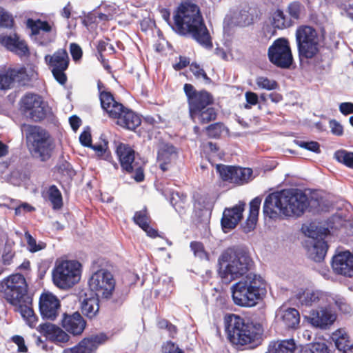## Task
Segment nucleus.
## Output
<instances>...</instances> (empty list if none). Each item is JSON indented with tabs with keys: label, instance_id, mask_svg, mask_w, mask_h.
Wrapping results in <instances>:
<instances>
[{
	"label": "nucleus",
	"instance_id": "nucleus-1",
	"mask_svg": "<svg viewBox=\"0 0 353 353\" xmlns=\"http://www.w3.org/2000/svg\"><path fill=\"white\" fill-rule=\"evenodd\" d=\"M308 205L307 197L298 190H284L268 195L264 202L263 212L270 219L281 215H301Z\"/></svg>",
	"mask_w": 353,
	"mask_h": 353
},
{
	"label": "nucleus",
	"instance_id": "nucleus-2",
	"mask_svg": "<svg viewBox=\"0 0 353 353\" xmlns=\"http://www.w3.org/2000/svg\"><path fill=\"white\" fill-rule=\"evenodd\" d=\"M174 22L176 30L179 34H190L200 44L205 48L211 47L210 34L196 5L182 4L174 16Z\"/></svg>",
	"mask_w": 353,
	"mask_h": 353
},
{
	"label": "nucleus",
	"instance_id": "nucleus-3",
	"mask_svg": "<svg viewBox=\"0 0 353 353\" xmlns=\"http://www.w3.org/2000/svg\"><path fill=\"white\" fill-rule=\"evenodd\" d=\"M229 341L235 345H257L263 334V325L258 322L245 321L241 316L230 314L225 319Z\"/></svg>",
	"mask_w": 353,
	"mask_h": 353
},
{
	"label": "nucleus",
	"instance_id": "nucleus-4",
	"mask_svg": "<svg viewBox=\"0 0 353 353\" xmlns=\"http://www.w3.org/2000/svg\"><path fill=\"white\" fill-rule=\"evenodd\" d=\"M231 293L236 305L251 307L255 306L265 294L266 283L261 275L250 273L245 279L232 285Z\"/></svg>",
	"mask_w": 353,
	"mask_h": 353
},
{
	"label": "nucleus",
	"instance_id": "nucleus-5",
	"mask_svg": "<svg viewBox=\"0 0 353 353\" xmlns=\"http://www.w3.org/2000/svg\"><path fill=\"white\" fill-rule=\"evenodd\" d=\"M219 274L227 283L245 275L251 268L252 261L242 250L228 249L219 258Z\"/></svg>",
	"mask_w": 353,
	"mask_h": 353
},
{
	"label": "nucleus",
	"instance_id": "nucleus-6",
	"mask_svg": "<svg viewBox=\"0 0 353 353\" xmlns=\"http://www.w3.org/2000/svg\"><path fill=\"white\" fill-rule=\"evenodd\" d=\"M27 145L32 157L41 161L50 159L54 149V141L43 129L36 125H24Z\"/></svg>",
	"mask_w": 353,
	"mask_h": 353
},
{
	"label": "nucleus",
	"instance_id": "nucleus-7",
	"mask_svg": "<svg viewBox=\"0 0 353 353\" xmlns=\"http://www.w3.org/2000/svg\"><path fill=\"white\" fill-rule=\"evenodd\" d=\"M81 264L75 260H57L52 270V280L55 286L67 290L79 282Z\"/></svg>",
	"mask_w": 353,
	"mask_h": 353
},
{
	"label": "nucleus",
	"instance_id": "nucleus-8",
	"mask_svg": "<svg viewBox=\"0 0 353 353\" xmlns=\"http://www.w3.org/2000/svg\"><path fill=\"white\" fill-rule=\"evenodd\" d=\"M28 285L21 274H13L0 280V294L10 305L27 296Z\"/></svg>",
	"mask_w": 353,
	"mask_h": 353
},
{
	"label": "nucleus",
	"instance_id": "nucleus-9",
	"mask_svg": "<svg viewBox=\"0 0 353 353\" xmlns=\"http://www.w3.org/2000/svg\"><path fill=\"white\" fill-rule=\"evenodd\" d=\"M117 154L122 169L128 172H134L133 178L137 182L142 181L144 179V162L136 154L134 150L126 144L120 143L117 148Z\"/></svg>",
	"mask_w": 353,
	"mask_h": 353
},
{
	"label": "nucleus",
	"instance_id": "nucleus-10",
	"mask_svg": "<svg viewBox=\"0 0 353 353\" xmlns=\"http://www.w3.org/2000/svg\"><path fill=\"white\" fill-rule=\"evenodd\" d=\"M88 287L97 297L108 299L112 297L114 290L115 280L110 272L99 270L90 276Z\"/></svg>",
	"mask_w": 353,
	"mask_h": 353
},
{
	"label": "nucleus",
	"instance_id": "nucleus-11",
	"mask_svg": "<svg viewBox=\"0 0 353 353\" xmlns=\"http://www.w3.org/2000/svg\"><path fill=\"white\" fill-rule=\"evenodd\" d=\"M296 39L301 57L311 59L319 52L317 34L312 27H299L296 32Z\"/></svg>",
	"mask_w": 353,
	"mask_h": 353
},
{
	"label": "nucleus",
	"instance_id": "nucleus-12",
	"mask_svg": "<svg viewBox=\"0 0 353 353\" xmlns=\"http://www.w3.org/2000/svg\"><path fill=\"white\" fill-rule=\"evenodd\" d=\"M20 110L26 118L39 121L46 117L48 105L39 95L27 94L20 101Z\"/></svg>",
	"mask_w": 353,
	"mask_h": 353
},
{
	"label": "nucleus",
	"instance_id": "nucleus-13",
	"mask_svg": "<svg viewBox=\"0 0 353 353\" xmlns=\"http://www.w3.org/2000/svg\"><path fill=\"white\" fill-rule=\"evenodd\" d=\"M268 56L272 63L281 68H289L293 61L289 41L283 38L273 42L268 48Z\"/></svg>",
	"mask_w": 353,
	"mask_h": 353
},
{
	"label": "nucleus",
	"instance_id": "nucleus-14",
	"mask_svg": "<svg viewBox=\"0 0 353 353\" xmlns=\"http://www.w3.org/2000/svg\"><path fill=\"white\" fill-rule=\"evenodd\" d=\"M26 26L31 30L32 35L35 37L41 45L46 46L55 40L57 28L53 22L40 19H28Z\"/></svg>",
	"mask_w": 353,
	"mask_h": 353
},
{
	"label": "nucleus",
	"instance_id": "nucleus-15",
	"mask_svg": "<svg viewBox=\"0 0 353 353\" xmlns=\"http://www.w3.org/2000/svg\"><path fill=\"white\" fill-rule=\"evenodd\" d=\"M295 296L302 305L317 306L319 308L330 307L334 301V296L321 290L301 289L297 291Z\"/></svg>",
	"mask_w": 353,
	"mask_h": 353
},
{
	"label": "nucleus",
	"instance_id": "nucleus-16",
	"mask_svg": "<svg viewBox=\"0 0 353 353\" xmlns=\"http://www.w3.org/2000/svg\"><path fill=\"white\" fill-rule=\"evenodd\" d=\"M45 61L51 69L57 81L61 84H64L67 79L64 71L68 68L69 63L67 51L59 49L52 55H46Z\"/></svg>",
	"mask_w": 353,
	"mask_h": 353
},
{
	"label": "nucleus",
	"instance_id": "nucleus-17",
	"mask_svg": "<svg viewBox=\"0 0 353 353\" xmlns=\"http://www.w3.org/2000/svg\"><path fill=\"white\" fill-rule=\"evenodd\" d=\"M0 43L6 49L19 57H26L29 54L26 43L15 32L9 34L0 33Z\"/></svg>",
	"mask_w": 353,
	"mask_h": 353
},
{
	"label": "nucleus",
	"instance_id": "nucleus-18",
	"mask_svg": "<svg viewBox=\"0 0 353 353\" xmlns=\"http://www.w3.org/2000/svg\"><path fill=\"white\" fill-rule=\"evenodd\" d=\"M332 267L338 274L353 276V254L349 251L338 253L332 259Z\"/></svg>",
	"mask_w": 353,
	"mask_h": 353
},
{
	"label": "nucleus",
	"instance_id": "nucleus-19",
	"mask_svg": "<svg viewBox=\"0 0 353 353\" xmlns=\"http://www.w3.org/2000/svg\"><path fill=\"white\" fill-rule=\"evenodd\" d=\"M60 301L52 293H43L39 299V310L43 318L54 320L60 309Z\"/></svg>",
	"mask_w": 353,
	"mask_h": 353
},
{
	"label": "nucleus",
	"instance_id": "nucleus-20",
	"mask_svg": "<svg viewBox=\"0 0 353 353\" xmlns=\"http://www.w3.org/2000/svg\"><path fill=\"white\" fill-rule=\"evenodd\" d=\"M332 309V305L312 310L307 317L308 322L315 327L326 328L336 320V315Z\"/></svg>",
	"mask_w": 353,
	"mask_h": 353
},
{
	"label": "nucleus",
	"instance_id": "nucleus-21",
	"mask_svg": "<svg viewBox=\"0 0 353 353\" xmlns=\"http://www.w3.org/2000/svg\"><path fill=\"white\" fill-rule=\"evenodd\" d=\"M245 203L239 202L231 208H227L223 213L221 225L225 232L234 228L242 219V213L244 211Z\"/></svg>",
	"mask_w": 353,
	"mask_h": 353
},
{
	"label": "nucleus",
	"instance_id": "nucleus-22",
	"mask_svg": "<svg viewBox=\"0 0 353 353\" xmlns=\"http://www.w3.org/2000/svg\"><path fill=\"white\" fill-rule=\"evenodd\" d=\"M63 327L73 335H80L83 333L86 323L81 315L76 312L72 314H63L61 320Z\"/></svg>",
	"mask_w": 353,
	"mask_h": 353
},
{
	"label": "nucleus",
	"instance_id": "nucleus-23",
	"mask_svg": "<svg viewBox=\"0 0 353 353\" xmlns=\"http://www.w3.org/2000/svg\"><path fill=\"white\" fill-rule=\"evenodd\" d=\"M112 118L117 119V125L130 130H134L141 123L139 115L125 108L123 105L121 110L117 111L116 115L112 116Z\"/></svg>",
	"mask_w": 353,
	"mask_h": 353
},
{
	"label": "nucleus",
	"instance_id": "nucleus-24",
	"mask_svg": "<svg viewBox=\"0 0 353 353\" xmlns=\"http://www.w3.org/2000/svg\"><path fill=\"white\" fill-rule=\"evenodd\" d=\"M177 152L175 148L168 143H162L157 154V163L160 169L165 172L169 170L175 161Z\"/></svg>",
	"mask_w": 353,
	"mask_h": 353
},
{
	"label": "nucleus",
	"instance_id": "nucleus-25",
	"mask_svg": "<svg viewBox=\"0 0 353 353\" xmlns=\"http://www.w3.org/2000/svg\"><path fill=\"white\" fill-rule=\"evenodd\" d=\"M305 248L311 259L314 261H321L325 256L327 246L322 238L308 237L305 241Z\"/></svg>",
	"mask_w": 353,
	"mask_h": 353
},
{
	"label": "nucleus",
	"instance_id": "nucleus-26",
	"mask_svg": "<svg viewBox=\"0 0 353 353\" xmlns=\"http://www.w3.org/2000/svg\"><path fill=\"white\" fill-rule=\"evenodd\" d=\"M104 341V336H93L83 339L73 347L65 349L63 353H94L99 345Z\"/></svg>",
	"mask_w": 353,
	"mask_h": 353
},
{
	"label": "nucleus",
	"instance_id": "nucleus-27",
	"mask_svg": "<svg viewBox=\"0 0 353 353\" xmlns=\"http://www.w3.org/2000/svg\"><path fill=\"white\" fill-rule=\"evenodd\" d=\"M26 76L24 68H9L0 72V90H8L13 87L16 82H21Z\"/></svg>",
	"mask_w": 353,
	"mask_h": 353
},
{
	"label": "nucleus",
	"instance_id": "nucleus-28",
	"mask_svg": "<svg viewBox=\"0 0 353 353\" xmlns=\"http://www.w3.org/2000/svg\"><path fill=\"white\" fill-rule=\"evenodd\" d=\"M37 330L54 343H65L70 338L68 334L59 327L50 323L39 325Z\"/></svg>",
	"mask_w": 353,
	"mask_h": 353
},
{
	"label": "nucleus",
	"instance_id": "nucleus-29",
	"mask_svg": "<svg viewBox=\"0 0 353 353\" xmlns=\"http://www.w3.org/2000/svg\"><path fill=\"white\" fill-rule=\"evenodd\" d=\"M276 319L279 323L289 328H294L299 325L300 315L299 312L292 307L281 306L276 312Z\"/></svg>",
	"mask_w": 353,
	"mask_h": 353
},
{
	"label": "nucleus",
	"instance_id": "nucleus-30",
	"mask_svg": "<svg viewBox=\"0 0 353 353\" xmlns=\"http://www.w3.org/2000/svg\"><path fill=\"white\" fill-rule=\"evenodd\" d=\"M32 301L26 296L20 300L17 304H12L14 310L19 312L23 320L30 327H34L37 322V317L32 308Z\"/></svg>",
	"mask_w": 353,
	"mask_h": 353
},
{
	"label": "nucleus",
	"instance_id": "nucleus-31",
	"mask_svg": "<svg viewBox=\"0 0 353 353\" xmlns=\"http://www.w3.org/2000/svg\"><path fill=\"white\" fill-rule=\"evenodd\" d=\"M212 103V97L205 91L198 92L189 102L190 113L208 108Z\"/></svg>",
	"mask_w": 353,
	"mask_h": 353
},
{
	"label": "nucleus",
	"instance_id": "nucleus-32",
	"mask_svg": "<svg viewBox=\"0 0 353 353\" xmlns=\"http://www.w3.org/2000/svg\"><path fill=\"white\" fill-rule=\"evenodd\" d=\"M261 203V199L259 197L254 198L250 203L249 215L243 226L245 232H250L255 228Z\"/></svg>",
	"mask_w": 353,
	"mask_h": 353
},
{
	"label": "nucleus",
	"instance_id": "nucleus-33",
	"mask_svg": "<svg viewBox=\"0 0 353 353\" xmlns=\"http://www.w3.org/2000/svg\"><path fill=\"white\" fill-rule=\"evenodd\" d=\"M100 101L102 108L106 111L111 118L116 115L117 111L121 110L122 104L117 102L110 92H101Z\"/></svg>",
	"mask_w": 353,
	"mask_h": 353
},
{
	"label": "nucleus",
	"instance_id": "nucleus-34",
	"mask_svg": "<svg viewBox=\"0 0 353 353\" xmlns=\"http://www.w3.org/2000/svg\"><path fill=\"white\" fill-rule=\"evenodd\" d=\"M332 339L334 341L336 348L343 353H347L351 350L352 343L349 340V336L345 330L339 329L335 331L332 335Z\"/></svg>",
	"mask_w": 353,
	"mask_h": 353
},
{
	"label": "nucleus",
	"instance_id": "nucleus-35",
	"mask_svg": "<svg viewBox=\"0 0 353 353\" xmlns=\"http://www.w3.org/2000/svg\"><path fill=\"white\" fill-rule=\"evenodd\" d=\"M99 299L97 296L87 297L81 301V312L90 319L94 318L99 310Z\"/></svg>",
	"mask_w": 353,
	"mask_h": 353
},
{
	"label": "nucleus",
	"instance_id": "nucleus-36",
	"mask_svg": "<svg viewBox=\"0 0 353 353\" xmlns=\"http://www.w3.org/2000/svg\"><path fill=\"white\" fill-rule=\"evenodd\" d=\"M192 119L194 122H200L201 123H205L215 119L216 114L214 108H206L190 113Z\"/></svg>",
	"mask_w": 353,
	"mask_h": 353
},
{
	"label": "nucleus",
	"instance_id": "nucleus-37",
	"mask_svg": "<svg viewBox=\"0 0 353 353\" xmlns=\"http://www.w3.org/2000/svg\"><path fill=\"white\" fill-rule=\"evenodd\" d=\"M296 346L293 340L282 341L274 343L271 353H294Z\"/></svg>",
	"mask_w": 353,
	"mask_h": 353
},
{
	"label": "nucleus",
	"instance_id": "nucleus-38",
	"mask_svg": "<svg viewBox=\"0 0 353 353\" xmlns=\"http://www.w3.org/2000/svg\"><path fill=\"white\" fill-rule=\"evenodd\" d=\"M252 170L248 168L236 167L234 176L232 178L234 183H243L248 182L251 178Z\"/></svg>",
	"mask_w": 353,
	"mask_h": 353
},
{
	"label": "nucleus",
	"instance_id": "nucleus-39",
	"mask_svg": "<svg viewBox=\"0 0 353 353\" xmlns=\"http://www.w3.org/2000/svg\"><path fill=\"white\" fill-rule=\"evenodd\" d=\"M48 196L54 209L61 208L63 204L61 194L54 185L50 186L48 189Z\"/></svg>",
	"mask_w": 353,
	"mask_h": 353
},
{
	"label": "nucleus",
	"instance_id": "nucleus-40",
	"mask_svg": "<svg viewBox=\"0 0 353 353\" xmlns=\"http://www.w3.org/2000/svg\"><path fill=\"white\" fill-rule=\"evenodd\" d=\"M255 83L259 89L274 90L278 88V83L276 81L264 76L257 77Z\"/></svg>",
	"mask_w": 353,
	"mask_h": 353
},
{
	"label": "nucleus",
	"instance_id": "nucleus-41",
	"mask_svg": "<svg viewBox=\"0 0 353 353\" xmlns=\"http://www.w3.org/2000/svg\"><path fill=\"white\" fill-rule=\"evenodd\" d=\"M334 158L338 162L353 169V152L338 150L334 153Z\"/></svg>",
	"mask_w": 353,
	"mask_h": 353
},
{
	"label": "nucleus",
	"instance_id": "nucleus-42",
	"mask_svg": "<svg viewBox=\"0 0 353 353\" xmlns=\"http://www.w3.org/2000/svg\"><path fill=\"white\" fill-rule=\"evenodd\" d=\"M216 170L219 173L220 177L223 181L233 183V179L232 178L234 176L236 167L225 165H217Z\"/></svg>",
	"mask_w": 353,
	"mask_h": 353
},
{
	"label": "nucleus",
	"instance_id": "nucleus-43",
	"mask_svg": "<svg viewBox=\"0 0 353 353\" xmlns=\"http://www.w3.org/2000/svg\"><path fill=\"white\" fill-rule=\"evenodd\" d=\"M25 238L27 241L28 249L31 252L40 251L46 247V244L45 243L42 241L37 242L36 239H34L28 232H25Z\"/></svg>",
	"mask_w": 353,
	"mask_h": 353
},
{
	"label": "nucleus",
	"instance_id": "nucleus-44",
	"mask_svg": "<svg viewBox=\"0 0 353 353\" xmlns=\"http://www.w3.org/2000/svg\"><path fill=\"white\" fill-rule=\"evenodd\" d=\"M273 26L279 29H283L290 26V21L285 18L281 10H276L273 15Z\"/></svg>",
	"mask_w": 353,
	"mask_h": 353
},
{
	"label": "nucleus",
	"instance_id": "nucleus-45",
	"mask_svg": "<svg viewBox=\"0 0 353 353\" xmlns=\"http://www.w3.org/2000/svg\"><path fill=\"white\" fill-rule=\"evenodd\" d=\"M102 9L103 12H99L98 17L103 21L112 19L114 16L117 14L119 11L115 4L105 5Z\"/></svg>",
	"mask_w": 353,
	"mask_h": 353
},
{
	"label": "nucleus",
	"instance_id": "nucleus-46",
	"mask_svg": "<svg viewBox=\"0 0 353 353\" xmlns=\"http://www.w3.org/2000/svg\"><path fill=\"white\" fill-rule=\"evenodd\" d=\"M190 247L195 256L201 260L208 261L209 259L208 254L205 252L201 243L192 242L190 244Z\"/></svg>",
	"mask_w": 353,
	"mask_h": 353
},
{
	"label": "nucleus",
	"instance_id": "nucleus-47",
	"mask_svg": "<svg viewBox=\"0 0 353 353\" xmlns=\"http://www.w3.org/2000/svg\"><path fill=\"white\" fill-rule=\"evenodd\" d=\"M303 353H329L328 348L324 343H314L308 345Z\"/></svg>",
	"mask_w": 353,
	"mask_h": 353
},
{
	"label": "nucleus",
	"instance_id": "nucleus-48",
	"mask_svg": "<svg viewBox=\"0 0 353 353\" xmlns=\"http://www.w3.org/2000/svg\"><path fill=\"white\" fill-rule=\"evenodd\" d=\"M13 243L7 242L6 243L3 254L2 262L4 265H10L14 255V251L12 249Z\"/></svg>",
	"mask_w": 353,
	"mask_h": 353
},
{
	"label": "nucleus",
	"instance_id": "nucleus-49",
	"mask_svg": "<svg viewBox=\"0 0 353 353\" xmlns=\"http://www.w3.org/2000/svg\"><path fill=\"white\" fill-rule=\"evenodd\" d=\"M294 143L296 145L301 148H304L307 150L314 152L316 153H320V145L319 143L316 141H303L295 140Z\"/></svg>",
	"mask_w": 353,
	"mask_h": 353
},
{
	"label": "nucleus",
	"instance_id": "nucleus-50",
	"mask_svg": "<svg viewBox=\"0 0 353 353\" xmlns=\"http://www.w3.org/2000/svg\"><path fill=\"white\" fill-rule=\"evenodd\" d=\"M303 6L298 2H293L288 6V11L290 17L294 19H298L303 11Z\"/></svg>",
	"mask_w": 353,
	"mask_h": 353
},
{
	"label": "nucleus",
	"instance_id": "nucleus-51",
	"mask_svg": "<svg viewBox=\"0 0 353 353\" xmlns=\"http://www.w3.org/2000/svg\"><path fill=\"white\" fill-rule=\"evenodd\" d=\"M134 221L140 228H145L148 225V216L146 211L143 210L136 212Z\"/></svg>",
	"mask_w": 353,
	"mask_h": 353
},
{
	"label": "nucleus",
	"instance_id": "nucleus-52",
	"mask_svg": "<svg viewBox=\"0 0 353 353\" xmlns=\"http://www.w3.org/2000/svg\"><path fill=\"white\" fill-rule=\"evenodd\" d=\"M12 17L1 7H0V26L10 28L12 26Z\"/></svg>",
	"mask_w": 353,
	"mask_h": 353
},
{
	"label": "nucleus",
	"instance_id": "nucleus-53",
	"mask_svg": "<svg viewBox=\"0 0 353 353\" xmlns=\"http://www.w3.org/2000/svg\"><path fill=\"white\" fill-rule=\"evenodd\" d=\"M190 71L193 73L194 77L198 79L208 81L209 79L207 77L205 71L196 63H192L190 67Z\"/></svg>",
	"mask_w": 353,
	"mask_h": 353
},
{
	"label": "nucleus",
	"instance_id": "nucleus-54",
	"mask_svg": "<svg viewBox=\"0 0 353 353\" xmlns=\"http://www.w3.org/2000/svg\"><path fill=\"white\" fill-rule=\"evenodd\" d=\"M224 130L223 125L221 123H214L206 128L208 134L211 137H218Z\"/></svg>",
	"mask_w": 353,
	"mask_h": 353
},
{
	"label": "nucleus",
	"instance_id": "nucleus-55",
	"mask_svg": "<svg viewBox=\"0 0 353 353\" xmlns=\"http://www.w3.org/2000/svg\"><path fill=\"white\" fill-rule=\"evenodd\" d=\"M335 305L342 312L347 314L351 311L350 306L345 301L343 298L334 297L332 306Z\"/></svg>",
	"mask_w": 353,
	"mask_h": 353
},
{
	"label": "nucleus",
	"instance_id": "nucleus-56",
	"mask_svg": "<svg viewBox=\"0 0 353 353\" xmlns=\"http://www.w3.org/2000/svg\"><path fill=\"white\" fill-rule=\"evenodd\" d=\"M194 206L199 209H210L212 206V201L208 196H200L196 199Z\"/></svg>",
	"mask_w": 353,
	"mask_h": 353
},
{
	"label": "nucleus",
	"instance_id": "nucleus-57",
	"mask_svg": "<svg viewBox=\"0 0 353 353\" xmlns=\"http://www.w3.org/2000/svg\"><path fill=\"white\" fill-rule=\"evenodd\" d=\"M245 97L247 102V104L245 105V108L249 109L252 105H255L257 104L259 101V97L257 94L248 91L245 93Z\"/></svg>",
	"mask_w": 353,
	"mask_h": 353
},
{
	"label": "nucleus",
	"instance_id": "nucleus-58",
	"mask_svg": "<svg viewBox=\"0 0 353 353\" xmlns=\"http://www.w3.org/2000/svg\"><path fill=\"white\" fill-rule=\"evenodd\" d=\"M329 126L331 130V132L336 136H341L343 133V128L342 125L336 121V120H331L329 122Z\"/></svg>",
	"mask_w": 353,
	"mask_h": 353
},
{
	"label": "nucleus",
	"instance_id": "nucleus-59",
	"mask_svg": "<svg viewBox=\"0 0 353 353\" xmlns=\"http://www.w3.org/2000/svg\"><path fill=\"white\" fill-rule=\"evenodd\" d=\"M163 353H183L172 342H167L163 347Z\"/></svg>",
	"mask_w": 353,
	"mask_h": 353
},
{
	"label": "nucleus",
	"instance_id": "nucleus-60",
	"mask_svg": "<svg viewBox=\"0 0 353 353\" xmlns=\"http://www.w3.org/2000/svg\"><path fill=\"white\" fill-rule=\"evenodd\" d=\"M70 53L74 60H79L82 56L81 48L76 43L70 44Z\"/></svg>",
	"mask_w": 353,
	"mask_h": 353
},
{
	"label": "nucleus",
	"instance_id": "nucleus-61",
	"mask_svg": "<svg viewBox=\"0 0 353 353\" xmlns=\"http://www.w3.org/2000/svg\"><path fill=\"white\" fill-rule=\"evenodd\" d=\"M12 341L18 345V351L20 352H26L28 350L25 345L24 339L20 336H14L12 337Z\"/></svg>",
	"mask_w": 353,
	"mask_h": 353
},
{
	"label": "nucleus",
	"instance_id": "nucleus-62",
	"mask_svg": "<svg viewBox=\"0 0 353 353\" xmlns=\"http://www.w3.org/2000/svg\"><path fill=\"white\" fill-rule=\"evenodd\" d=\"M339 110L344 115L352 114L353 113V103L350 102L341 103L339 105Z\"/></svg>",
	"mask_w": 353,
	"mask_h": 353
},
{
	"label": "nucleus",
	"instance_id": "nucleus-63",
	"mask_svg": "<svg viewBox=\"0 0 353 353\" xmlns=\"http://www.w3.org/2000/svg\"><path fill=\"white\" fill-rule=\"evenodd\" d=\"M81 143L87 147L91 146V134L88 131L82 132L79 137Z\"/></svg>",
	"mask_w": 353,
	"mask_h": 353
},
{
	"label": "nucleus",
	"instance_id": "nucleus-64",
	"mask_svg": "<svg viewBox=\"0 0 353 353\" xmlns=\"http://www.w3.org/2000/svg\"><path fill=\"white\" fill-rule=\"evenodd\" d=\"M34 210V208L32 206L25 203L20 205L15 209V214L17 215H20L23 212H31Z\"/></svg>",
	"mask_w": 353,
	"mask_h": 353
}]
</instances>
